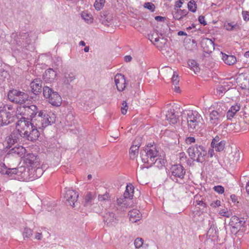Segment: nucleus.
<instances>
[{"instance_id":"f257e3e1","label":"nucleus","mask_w":249,"mask_h":249,"mask_svg":"<svg viewBox=\"0 0 249 249\" xmlns=\"http://www.w3.org/2000/svg\"><path fill=\"white\" fill-rule=\"evenodd\" d=\"M38 126L34 122L18 120L16 124V129L19 132L20 137L31 142L36 141L40 135L37 130Z\"/></svg>"},{"instance_id":"f03ea898","label":"nucleus","mask_w":249,"mask_h":249,"mask_svg":"<svg viewBox=\"0 0 249 249\" xmlns=\"http://www.w3.org/2000/svg\"><path fill=\"white\" fill-rule=\"evenodd\" d=\"M37 107L34 105L30 106H22L17 107V115H20L21 117H17L18 120H24L25 122H34V118L36 117L38 113Z\"/></svg>"},{"instance_id":"7ed1b4c3","label":"nucleus","mask_w":249,"mask_h":249,"mask_svg":"<svg viewBox=\"0 0 249 249\" xmlns=\"http://www.w3.org/2000/svg\"><path fill=\"white\" fill-rule=\"evenodd\" d=\"M33 169L30 170V168L25 166H20L17 168H12L10 173L9 177L12 179L22 181H29L35 179L34 175H32Z\"/></svg>"},{"instance_id":"20e7f679","label":"nucleus","mask_w":249,"mask_h":249,"mask_svg":"<svg viewBox=\"0 0 249 249\" xmlns=\"http://www.w3.org/2000/svg\"><path fill=\"white\" fill-rule=\"evenodd\" d=\"M55 120L56 115L53 112L41 110L38 112L36 118L35 120L38 122L36 123V125L38 126V128H45L55 123Z\"/></svg>"},{"instance_id":"39448f33","label":"nucleus","mask_w":249,"mask_h":249,"mask_svg":"<svg viewBox=\"0 0 249 249\" xmlns=\"http://www.w3.org/2000/svg\"><path fill=\"white\" fill-rule=\"evenodd\" d=\"M187 123L189 130L198 129L204 123L202 116L197 112L189 110L186 116Z\"/></svg>"},{"instance_id":"423d86ee","label":"nucleus","mask_w":249,"mask_h":249,"mask_svg":"<svg viewBox=\"0 0 249 249\" xmlns=\"http://www.w3.org/2000/svg\"><path fill=\"white\" fill-rule=\"evenodd\" d=\"M188 153L191 159L201 163L205 161V157L207 154V151L204 147L197 144L189 147Z\"/></svg>"},{"instance_id":"0eeeda50","label":"nucleus","mask_w":249,"mask_h":249,"mask_svg":"<svg viewBox=\"0 0 249 249\" xmlns=\"http://www.w3.org/2000/svg\"><path fill=\"white\" fill-rule=\"evenodd\" d=\"M29 34L27 33H20L18 35L17 33H13L11 34L12 39L11 43L16 47L20 48L24 47L28 50V47L30 44L31 40L28 38Z\"/></svg>"},{"instance_id":"6e6552de","label":"nucleus","mask_w":249,"mask_h":249,"mask_svg":"<svg viewBox=\"0 0 249 249\" xmlns=\"http://www.w3.org/2000/svg\"><path fill=\"white\" fill-rule=\"evenodd\" d=\"M8 98L12 102L22 105L28 100L29 96L24 91L13 89L9 91Z\"/></svg>"},{"instance_id":"1a4fd4ad","label":"nucleus","mask_w":249,"mask_h":249,"mask_svg":"<svg viewBox=\"0 0 249 249\" xmlns=\"http://www.w3.org/2000/svg\"><path fill=\"white\" fill-rule=\"evenodd\" d=\"M16 116L14 112L7 111L0 107V126L7 125L14 121Z\"/></svg>"},{"instance_id":"9d476101","label":"nucleus","mask_w":249,"mask_h":249,"mask_svg":"<svg viewBox=\"0 0 249 249\" xmlns=\"http://www.w3.org/2000/svg\"><path fill=\"white\" fill-rule=\"evenodd\" d=\"M171 172L172 173V179L173 180L176 179V182H178L177 178L183 179L186 173L184 167L180 164H175L172 165L171 168Z\"/></svg>"},{"instance_id":"9b49d317","label":"nucleus","mask_w":249,"mask_h":249,"mask_svg":"<svg viewBox=\"0 0 249 249\" xmlns=\"http://www.w3.org/2000/svg\"><path fill=\"white\" fill-rule=\"evenodd\" d=\"M64 197L69 205L72 207H75L77 204L78 194L73 190H67L64 195Z\"/></svg>"},{"instance_id":"f8f14e48","label":"nucleus","mask_w":249,"mask_h":249,"mask_svg":"<svg viewBox=\"0 0 249 249\" xmlns=\"http://www.w3.org/2000/svg\"><path fill=\"white\" fill-rule=\"evenodd\" d=\"M104 224L107 227L114 226L118 221L117 216L113 212L107 211L103 216Z\"/></svg>"},{"instance_id":"ddd939ff","label":"nucleus","mask_w":249,"mask_h":249,"mask_svg":"<svg viewBox=\"0 0 249 249\" xmlns=\"http://www.w3.org/2000/svg\"><path fill=\"white\" fill-rule=\"evenodd\" d=\"M200 44L203 52L206 53H211L214 50V44L211 39L204 38L202 39Z\"/></svg>"},{"instance_id":"4468645a","label":"nucleus","mask_w":249,"mask_h":249,"mask_svg":"<svg viewBox=\"0 0 249 249\" xmlns=\"http://www.w3.org/2000/svg\"><path fill=\"white\" fill-rule=\"evenodd\" d=\"M226 143V141L221 140L220 137L217 135L212 140L211 145V147L214 148L215 151L221 152L224 150Z\"/></svg>"},{"instance_id":"2eb2a0df","label":"nucleus","mask_w":249,"mask_h":249,"mask_svg":"<svg viewBox=\"0 0 249 249\" xmlns=\"http://www.w3.org/2000/svg\"><path fill=\"white\" fill-rule=\"evenodd\" d=\"M180 113V111H177L174 108H171L166 114V119L170 124H176L178 121Z\"/></svg>"},{"instance_id":"dca6fc26","label":"nucleus","mask_w":249,"mask_h":249,"mask_svg":"<svg viewBox=\"0 0 249 249\" xmlns=\"http://www.w3.org/2000/svg\"><path fill=\"white\" fill-rule=\"evenodd\" d=\"M114 81L117 89L119 91H123L126 87V81L124 76L120 73H117L114 77Z\"/></svg>"},{"instance_id":"f3484780","label":"nucleus","mask_w":249,"mask_h":249,"mask_svg":"<svg viewBox=\"0 0 249 249\" xmlns=\"http://www.w3.org/2000/svg\"><path fill=\"white\" fill-rule=\"evenodd\" d=\"M224 116L222 112H218L216 110L212 111L209 114V122L213 126H215L220 122V120Z\"/></svg>"},{"instance_id":"a211bd4d","label":"nucleus","mask_w":249,"mask_h":249,"mask_svg":"<svg viewBox=\"0 0 249 249\" xmlns=\"http://www.w3.org/2000/svg\"><path fill=\"white\" fill-rule=\"evenodd\" d=\"M56 72L53 69L49 68L45 71L42 77L46 83H50L56 79Z\"/></svg>"},{"instance_id":"6ab92c4d","label":"nucleus","mask_w":249,"mask_h":249,"mask_svg":"<svg viewBox=\"0 0 249 249\" xmlns=\"http://www.w3.org/2000/svg\"><path fill=\"white\" fill-rule=\"evenodd\" d=\"M42 83V80L40 79L36 78L30 83L31 91L34 94L37 95L41 93Z\"/></svg>"},{"instance_id":"aec40b11","label":"nucleus","mask_w":249,"mask_h":249,"mask_svg":"<svg viewBox=\"0 0 249 249\" xmlns=\"http://www.w3.org/2000/svg\"><path fill=\"white\" fill-rule=\"evenodd\" d=\"M49 102L52 105L55 107H60L62 104V98L61 96L58 94V92L53 91L51 94Z\"/></svg>"},{"instance_id":"412c9836","label":"nucleus","mask_w":249,"mask_h":249,"mask_svg":"<svg viewBox=\"0 0 249 249\" xmlns=\"http://www.w3.org/2000/svg\"><path fill=\"white\" fill-rule=\"evenodd\" d=\"M25 161L31 167H34L36 165H38L36 156L33 153H29L25 155Z\"/></svg>"},{"instance_id":"4be33fe9","label":"nucleus","mask_w":249,"mask_h":249,"mask_svg":"<svg viewBox=\"0 0 249 249\" xmlns=\"http://www.w3.org/2000/svg\"><path fill=\"white\" fill-rule=\"evenodd\" d=\"M140 156L142 161L143 163H146L148 165V166L146 167L147 168L151 167L153 165L154 162L153 161L154 160V159H151L149 155L143 150L141 151Z\"/></svg>"},{"instance_id":"5701e85b","label":"nucleus","mask_w":249,"mask_h":249,"mask_svg":"<svg viewBox=\"0 0 249 249\" xmlns=\"http://www.w3.org/2000/svg\"><path fill=\"white\" fill-rule=\"evenodd\" d=\"M143 150L149 155L151 159H155L157 158V156L159 155V151H158L156 145H147Z\"/></svg>"},{"instance_id":"b1692460","label":"nucleus","mask_w":249,"mask_h":249,"mask_svg":"<svg viewBox=\"0 0 249 249\" xmlns=\"http://www.w3.org/2000/svg\"><path fill=\"white\" fill-rule=\"evenodd\" d=\"M222 54V60L228 65H232L236 62V58L232 55H227L224 53H221Z\"/></svg>"},{"instance_id":"393cba45","label":"nucleus","mask_w":249,"mask_h":249,"mask_svg":"<svg viewBox=\"0 0 249 249\" xmlns=\"http://www.w3.org/2000/svg\"><path fill=\"white\" fill-rule=\"evenodd\" d=\"M128 215H129L130 220L133 223L136 222L139 220L141 216L139 211L136 209L130 211L128 213Z\"/></svg>"},{"instance_id":"a878e982","label":"nucleus","mask_w":249,"mask_h":249,"mask_svg":"<svg viewBox=\"0 0 249 249\" xmlns=\"http://www.w3.org/2000/svg\"><path fill=\"white\" fill-rule=\"evenodd\" d=\"M99 20L102 24L106 26H109L111 24L112 19L109 18L105 12H101Z\"/></svg>"},{"instance_id":"bb28decb","label":"nucleus","mask_w":249,"mask_h":249,"mask_svg":"<svg viewBox=\"0 0 249 249\" xmlns=\"http://www.w3.org/2000/svg\"><path fill=\"white\" fill-rule=\"evenodd\" d=\"M75 79V75L73 72H65L64 74L63 82L65 85H69Z\"/></svg>"},{"instance_id":"cd10ccee","label":"nucleus","mask_w":249,"mask_h":249,"mask_svg":"<svg viewBox=\"0 0 249 249\" xmlns=\"http://www.w3.org/2000/svg\"><path fill=\"white\" fill-rule=\"evenodd\" d=\"M140 146V142H138V145L132 144L131 146L129 149V155L131 159H134L137 156Z\"/></svg>"},{"instance_id":"c85d7f7f","label":"nucleus","mask_w":249,"mask_h":249,"mask_svg":"<svg viewBox=\"0 0 249 249\" xmlns=\"http://www.w3.org/2000/svg\"><path fill=\"white\" fill-rule=\"evenodd\" d=\"M187 13L188 12L186 10L177 9L175 13L173 12L172 14L174 19L180 20L183 17L186 16Z\"/></svg>"},{"instance_id":"c756f323","label":"nucleus","mask_w":249,"mask_h":249,"mask_svg":"<svg viewBox=\"0 0 249 249\" xmlns=\"http://www.w3.org/2000/svg\"><path fill=\"white\" fill-rule=\"evenodd\" d=\"M153 165L159 169L162 168L165 166L166 160L163 159L161 156H157V158L154 159V160L153 161Z\"/></svg>"},{"instance_id":"7c9ffc66","label":"nucleus","mask_w":249,"mask_h":249,"mask_svg":"<svg viewBox=\"0 0 249 249\" xmlns=\"http://www.w3.org/2000/svg\"><path fill=\"white\" fill-rule=\"evenodd\" d=\"M95 198V195L90 192H89L85 196L84 206L85 207L91 206L93 203V200Z\"/></svg>"},{"instance_id":"2f4dec72","label":"nucleus","mask_w":249,"mask_h":249,"mask_svg":"<svg viewBox=\"0 0 249 249\" xmlns=\"http://www.w3.org/2000/svg\"><path fill=\"white\" fill-rule=\"evenodd\" d=\"M217 227L213 224H212L207 231V235L209 237H215L217 236Z\"/></svg>"},{"instance_id":"473e14b6","label":"nucleus","mask_w":249,"mask_h":249,"mask_svg":"<svg viewBox=\"0 0 249 249\" xmlns=\"http://www.w3.org/2000/svg\"><path fill=\"white\" fill-rule=\"evenodd\" d=\"M188 65L191 69H192L195 73L199 71L198 64L195 60H189L188 61Z\"/></svg>"},{"instance_id":"72a5a7b5","label":"nucleus","mask_w":249,"mask_h":249,"mask_svg":"<svg viewBox=\"0 0 249 249\" xmlns=\"http://www.w3.org/2000/svg\"><path fill=\"white\" fill-rule=\"evenodd\" d=\"M53 91L54 90L49 87L47 86H44L43 88V94L44 97L49 101Z\"/></svg>"},{"instance_id":"f704fd0d","label":"nucleus","mask_w":249,"mask_h":249,"mask_svg":"<svg viewBox=\"0 0 249 249\" xmlns=\"http://www.w3.org/2000/svg\"><path fill=\"white\" fill-rule=\"evenodd\" d=\"M133 186L132 185H127L126 187V190L124 194V196L125 198L131 199L133 196Z\"/></svg>"},{"instance_id":"c9c22d12","label":"nucleus","mask_w":249,"mask_h":249,"mask_svg":"<svg viewBox=\"0 0 249 249\" xmlns=\"http://www.w3.org/2000/svg\"><path fill=\"white\" fill-rule=\"evenodd\" d=\"M65 119L68 123V125L71 126L72 124H74V115L72 112H68L66 116Z\"/></svg>"},{"instance_id":"e433bc0d","label":"nucleus","mask_w":249,"mask_h":249,"mask_svg":"<svg viewBox=\"0 0 249 249\" xmlns=\"http://www.w3.org/2000/svg\"><path fill=\"white\" fill-rule=\"evenodd\" d=\"M38 165H36L34 167H31L30 170L33 169L34 171L32 172V175H34L35 179L40 177L43 174V171L41 168L37 167Z\"/></svg>"},{"instance_id":"4c0bfd02","label":"nucleus","mask_w":249,"mask_h":249,"mask_svg":"<svg viewBox=\"0 0 249 249\" xmlns=\"http://www.w3.org/2000/svg\"><path fill=\"white\" fill-rule=\"evenodd\" d=\"M11 168H7L5 165L3 163H0V173L2 175H7L10 176L9 171L11 172Z\"/></svg>"},{"instance_id":"58836bf2","label":"nucleus","mask_w":249,"mask_h":249,"mask_svg":"<svg viewBox=\"0 0 249 249\" xmlns=\"http://www.w3.org/2000/svg\"><path fill=\"white\" fill-rule=\"evenodd\" d=\"M9 136L13 140V142H18L19 140L20 137H21L19 132L17 129L16 130L14 131Z\"/></svg>"},{"instance_id":"ea45409f","label":"nucleus","mask_w":249,"mask_h":249,"mask_svg":"<svg viewBox=\"0 0 249 249\" xmlns=\"http://www.w3.org/2000/svg\"><path fill=\"white\" fill-rule=\"evenodd\" d=\"M126 198L120 197L118 198L117 200V204L119 206H121L122 208H126L127 207V204L126 202Z\"/></svg>"},{"instance_id":"a19ab883","label":"nucleus","mask_w":249,"mask_h":249,"mask_svg":"<svg viewBox=\"0 0 249 249\" xmlns=\"http://www.w3.org/2000/svg\"><path fill=\"white\" fill-rule=\"evenodd\" d=\"M105 1V0H95L94 4L95 8L98 11L100 10L104 7Z\"/></svg>"},{"instance_id":"79ce46f5","label":"nucleus","mask_w":249,"mask_h":249,"mask_svg":"<svg viewBox=\"0 0 249 249\" xmlns=\"http://www.w3.org/2000/svg\"><path fill=\"white\" fill-rule=\"evenodd\" d=\"M226 30L228 31L238 30L240 27L237 24H233L232 23H228L225 25Z\"/></svg>"},{"instance_id":"37998d69","label":"nucleus","mask_w":249,"mask_h":249,"mask_svg":"<svg viewBox=\"0 0 249 249\" xmlns=\"http://www.w3.org/2000/svg\"><path fill=\"white\" fill-rule=\"evenodd\" d=\"M33 230L28 227H25L24 229V231H23V236L24 239L26 238H28L31 237L33 235Z\"/></svg>"},{"instance_id":"c03bdc74","label":"nucleus","mask_w":249,"mask_h":249,"mask_svg":"<svg viewBox=\"0 0 249 249\" xmlns=\"http://www.w3.org/2000/svg\"><path fill=\"white\" fill-rule=\"evenodd\" d=\"M110 197L109 194L107 192H106L103 195H99L98 196V200L100 202H106L108 201Z\"/></svg>"},{"instance_id":"a18cd8bd","label":"nucleus","mask_w":249,"mask_h":249,"mask_svg":"<svg viewBox=\"0 0 249 249\" xmlns=\"http://www.w3.org/2000/svg\"><path fill=\"white\" fill-rule=\"evenodd\" d=\"M239 218L236 216H232L231 218V221L229 224L232 227V228L236 229L238 227V222Z\"/></svg>"},{"instance_id":"49530a36","label":"nucleus","mask_w":249,"mask_h":249,"mask_svg":"<svg viewBox=\"0 0 249 249\" xmlns=\"http://www.w3.org/2000/svg\"><path fill=\"white\" fill-rule=\"evenodd\" d=\"M22 146H15L11 149H10L9 152L10 154H16L18 155H19V154L21 152V150L23 149Z\"/></svg>"},{"instance_id":"de8ad7c7","label":"nucleus","mask_w":249,"mask_h":249,"mask_svg":"<svg viewBox=\"0 0 249 249\" xmlns=\"http://www.w3.org/2000/svg\"><path fill=\"white\" fill-rule=\"evenodd\" d=\"M188 8L190 11L192 12H195L196 9V4L195 1H190L188 3Z\"/></svg>"},{"instance_id":"09e8293b","label":"nucleus","mask_w":249,"mask_h":249,"mask_svg":"<svg viewBox=\"0 0 249 249\" xmlns=\"http://www.w3.org/2000/svg\"><path fill=\"white\" fill-rule=\"evenodd\" d=\"M134 244L136 249L140 248L143 244V240L142 238H137L134 241Z\"/></svg>"},{"instance_id":"8fccbe9b","label":"nucleus","mask_w":249,"mask_h":249,"mask_svg":"<svg viewBox=\"0 0 249 249\" xmlns=\"http://www.w3.org/2000/svg\"><path fill=\"white\" fill-rule=\"evenodd\" d=\"M148 39L153 42V40L154 42H157L159 41L160 37H159L157 33H153L152 34L148 35Z\"/></svg>"},{"instance_id":"3c124183","label":"nucleus","mask_w":249,"mask_h":249,"mask_svg":"<svg viewBox=\"0 0 249 249\" xmlns=\"http://www.w3.org/2000/svg\"><path fill=\"white\" fill-rule=\"evenodd\" d=\"M178 75L177 72L174 71L172 77V82L174 85H177L179 83Z\"/></svg>"},{"instance_id":"603ef678","label":"nucleus","mask_w":249,"mask_h":249,"mask_svg":"<svg viewBox=\"0 0 249 249\" xmlns=\"http://www.w3.org/2000/svg\"><path fill=\"white\" fill-rule=\"evenodd\" d=\"M144 7L152 12L154 11L155 8L154 4L151 2H145L144 4Z\"/></svg>"},{"instance_id":"864d4df0","label":"nucleus","mask_w":249,"mask_h":249,"mask_svg":"<svg viewBox=\"0 0 249 249\" xmlns=\"http://www.w3.org/2000/svg\"><path fill=\"white\" fill-rule=\"evenodd\" d=\"M122 107H121V112L123 114L125 115L127 110L128 107H127V104L125 101H124L122 104Z\"/></svg>"},{"instance_id":"5fc2aeb1","label":"nucleus","mask_w":249,"mask_h":249,"mask_svg":"<svg viewBox=\"0 0 249 249\" xmlns=\"http://www.w3.org/2000/svg\"><path fill=\"white\" fill-rule=\"evenodd\" d=\"M219 214L222 216H225L227 217H230L232 215V213L231 212L226 211L225 209H222L220 211Z\"/></svg>"},{"instance_id":"6e6d98bb","label":"nucleus","mask_w":249,"mask_h":249,"mask_svg":"<svg viewBox=\"0 0 249 249\" xmlns=\"http://www.w3.org/2000/svg\"><path fill=\"white\" fill-rule=\"evenodd\" d=\"M213 190L215 192L219 194H222L224 192V188L221 185L215 186L213 187Z\"/></svg>"},{"instance_id":"4d7b16f0","label":"nucleus","mask_w":249,"mask_h":249,"mask_svg":"<svg viewBox=\"0 0 249 249\" xmlns=\"http://www.w3.org/2000/svg\"><path fill=\"white\" fill-rule=\"evenodd\" d=\"M81 16L85 21L88 22H91L92 21L91 18V15H89L88 14L83 13L81 15Z\"/></svg>"},{"instance_id":"13d9d810","label":"nucleus","mask_w":249,"mask_h":249,"mask_svg":"<svg viewBox=\"0 0 249 249\" xmlns=\"http://www.w3.org/2000/svg\"><path fill=\"white\" fill-rule=\"evenodd\" d=\"M240 108V106L237 105H235L234 106H232L230 108V110H231L234 113H236L239 110Z\"/></svg>"},{"instance_id":"bf43d9fd","label":"nucleus","mask_w":249,"mask_h":249,"mask_svg":"<svg viewBox=\"0 0 249 249\" xmlns=\"http://www.w3.org/2000/svg\"><path fill=\"white\" fill-rule=\"evenodd\" d=\"M242 16L244 20H249V11H243L242 12Z\"/></svg>"},{"instance_id":"052dcab7","label":"nucleus","mask_w":249,"mask_h":249,"mask_svg":"<svg viewBox=\"0 0 249 249\" xmlns=\"http://www.w3.org/2000/svg\"><path fill=\"white\" fill-rule=\"evenodd\" d=\"M6 142L7 143V147L9 146V148L12 147V145H14L17 142H13V140H12L11 138H10L9 136L7 137Z\"/></svg>"},{"instance_id":"680f3d73","label":"nucleus","mask_w":249,"mask_h":249,"mask_svg":"<svg viewBox=\"0 0 249 249\" xmlns=\"http://www.w3.org/2000/svg\"><path fill=\"white\" fill-rule=\"evenodd\" d=\"M183 4V0H179L178 1L175 5V7L174 8V10L176 11L177 9H178V8H180L182 6Z\"/></svg>"},{"instance_id":"e2e57ef3","label":"nucleus","mask_w":249,"mask_h":249,"mask_svg":"<svg viewBox=\"0 0 249 249\" xmlns=\"http://www.w3.org/2000/svg\"><path fill=\"white\" fill-rule=\"evenodd\" d=\"M198 21L204 26L207 25V22L205 20V17L201 15L198 17Z\"/></svg>"},{"instance_id":"0e129e2a","label":"nucleus","mask_w":249,"mask_h":249,"mask_svg":"<svg viewBox=\"0 0 249 249\" xmlns=\"http://www.w3.org/2000/svg\"><path fill=\"white\" fill-rule=\"evenodd\" d=\"M8 129L7 128H5L4 129L0 128V137L5 136L8 134Z\"/></svg>"},{"instance_id":"69168bd1","label":"nucleus","mask_w":249,"mask_h":249,"mask_svg":"<svg viewBox=\"0 0 249 249\" xmlns=\"http://www.w3.org/2000/svg\"><path fill=\"white\" fill-rule=\"evenodd\" d=\"M245 223V221H244V219L241 220L239 219L238 220V224H237L238 227H237L236 229L240 230L242 227L244 226Z\"/></svg>"},{"instance_id":"338daca9","label":"nucleus","mask_w":249,"mask_h":249,"mask_svg":"<svg viewBox=\"0 0 249 249\" xmlns=\"http://www.w3.org/2000/svg\"><path fill=\"white\" fill-rule=\"evenodd\" d=\"M235 113L232 112L231 110L229 109L227 113V117L228 119H231L234 115Z\"/></svg>"},{"instance_id":"774afa93","label":"nucleus","mask_w":249,"mask_h":249,"mask_svg":"<svg viewBox=\"0 0 249 249\" xmlns=\"http://www.w3.org/2000/svg\"><path fill=\"white\" fill-rule=\"evenodd\" d=\"M226 89L222 86H219L217 88V90L219 94H222L225 92Z\"/></svg>"}]
</instances>
